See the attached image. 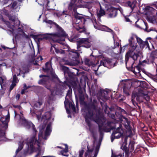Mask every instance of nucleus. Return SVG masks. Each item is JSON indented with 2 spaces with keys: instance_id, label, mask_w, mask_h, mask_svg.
<instances>
[{
  "instance_id": "obj_1",
  "label": "nucleus",
  "mask_w": 157,
  "mask_h": 157,
  "mask_svg": "<svg viewBox=\"0 0 157 157\" xmlns=\"http://www.w3.org/2000/svg\"><path fill=\"white\" fill-rule=\"evenodd\" d=\"M97 100H94L90 108H89L85 116L86 122L90 130L91 126V121H94L99 126L103 125L105 122V119L101 113V109L98 107Z\"/></svg>"
},
{
  "instance_id": "obj_2",
  "label": "nucleus",
  "mask_w": 157,
  "mask_h": 157,
  "mask_svg": "<svg viewBox=\"0 0 157 157\" xmlns=\"http://www.w3.org/2000/svg\"><path fill=\"white\" fill-rule=\"evenodd\" d=\"M133 38V37H130L128 39L129 47V50L126 53L125 57L126 66H127L130 57L132 58L134 61H135L137 59L139 56V55L141 54V53L139 51L137 52V53L135 52L137 47V43L134 41Z\"/></svg>"
},
{
  "instance_id": "obj_3",
  "label": "nucleus",
  "mask_w": 157,
  "mask_h": 157,
  "mask_svg": "<svg viewBox=\"0 0 157 157\" xmlns=\"http://www.w3.org/2000/svg\"><path fill=\"white\" fill-rule=\"evenodd\" d=\"M51 126H52V123H50L48 125L46 129V131L44 133V136H43V129H42L40 131L38 137H39V140H37L36 138L35 139H36L39 142H40L41 144H43V142H42V140H41V139H43L44 140H46L47 139V137H48L50 135V133L52 131L51 130ZM42 128L43 129V128ZM33 136H34L35 137V135H34L29 140L28 142H29L30 141L32 137ZM25 141L27 142L26 141H24L21 142H19V147L18 149L16 150V154L17 155L18 153L23 148V145H24V143H25Z\"/></svg>"
},
{
  "instance_id": "obj_4",
  "label": "nucleus",
  "mask_w": 157,
  "mask_h": 157,
  "mask_svg": "<svg viewBox=\"0 0 157 157\" xmlns=\"http://www.w3.org/2000/svg\"><path fill=\"white\" fill-rule=\"evenodd\" d=\"M108 125L112 129L116 128L114 129L113 132L111 136V141L113 142L115 138L118 139L123 135L124 132L122 129V125L120 122L116 123L114 126L111 127V122L110 121H108L107 122Z\"/></svg>"
},
{
  "instance_id": "obj_5",
  "label": "nucleus",
  "mask_w": 157,
  "mask_h": 157,
  "mask_svg": "<svg viewBox=\"0 0 157 157\" xmlns=\"http://www.w3.org/2000/svg\"><path fill=\"white\" fill-rule=\"evenodd\" d=\"M45 22L47 23L50 24H53L55 25L58 32V33L53 34L52 36V38L54 41L61 43L60 42V36H67V34L64 30L59 25L51 20H47Z\"/></svg>"
},
{
  "instance_id": "obj_6",
  "label": "nucleus",
  "mask_w": 157,
  "mask_h": 157,
  "mask_svg": "<svg viewBox=\"0 0 157 157\" xmlns=\"http://www.w3.org/2000/svg\"><path fill=\"white\" fill-rule=\"evenodd\" d=\"M76 0H71L70 3L68 6L69 9L72 10L74 12H76V9L77 7L87 8L88 2H86L82 0H78L77 2L76 3Z\"/></svg>"
},
{
  "instance_id": "obj_7",
  "label": "nucleus",
  "mask_w": 157,
  "mask_h": 157,
  "mask_svg": "<svg viewBox=\"0 0 157 157\" xmlns=\"http://www.w3.org/2000/svg\"><path fill=\"white\" fill-rule=\"evenodd\" d=\"M142 96L143 93L140 92H133L132 93L131 101L135 106L137 105L139 108H140V107L138 105L137 102L140 103L143 102L142 98L143 97Z\"/></svg>"
},
{
  "instance_id": "obj_8",
  "label": "nucleus",
  "mask_w": 157,
  "mask_h": 157,
  "mask_svg": "<svg viewBox=\"0 0 157 157\" xmlns=\"http://www.w3.org/2000/svg\"><path fill=\"white\" fill-rule=\"evenodd\" d=\"M77 49L78 51H80V48L85 47L86 48H89L90 47L91 45L89 41L88 38H82L77 42Z\"/></svg>"
},
{
  "instance_id": "obj_9",
  "label": "nucleus",
  "mask_w": 157,
  "mask_h": 157,
  "mask_svg": "<svg viewBox=\"0 0 157 157\" xmlns=\"http://www.w3.org/2000/svg\"><path fill=\"white\" fill-rule=\"evenodd\" d=\"M20 121L22 124L27 128L29 129L32 128L33 132L35 133L37 132L35 125L31 122L27 121L24 117H20Z\"/></svg>"
},
{
  "instance_id": "obj_10",
  "label": "nucleus",
  "mask_w": 157,
  "mask_h": 157,
  "mask_svg": "<svg viewBox=\"0 0 157 157\" xmlns=\"http://www.w3.org/2000/svg\"><path fill=\"white\" fill-rule=\"evenodd\" d=\"M106 14L108 18L115 17L117 15V11L116 9L111 8L107 10Z\"/></svg>"
},
{
  "instance_id": "obj_11",
  "label": "nucleus",
  "mask_w": 157,
  "mask_h": 157,
  "mask_svg": "<svg viewBox=\"0 0 157 157\" xmlns=\"http://www.w3.org/2000/svg\"><path fill=\"white\" fill-rule=\"evenodd\" d=\"M157 51H154L152 52L150 54L149 60L150 62L153 63H154L155 64L157 63Z\"/></svg>"
},
{
  "instance_id": "obj_12",
  "label": "nucleus",
  "mask_w": 157,
  "mask_h": 157,
  "mask_svg": "<svg viewBox=\"0 0 157 157\" xmlns=\"http://www.w3.org/2000/svg\"><path fill=\"white\" fill-rule=\"evenodd\" d=\"M8 127L7 123L2 122L0 125V137L4 136L5 135V131Z\"/></svg>"
},
{
  "instance_id": "obj_13",
  "label": "nucleus",
  "mask_w": 157,
  "mask_h": 157,
  "mask_svg": "<svg viewBox=\"0 0 157 157\" xmlns=\"http://www.w3.org/2000/svg\"><path fill=\"white\" fill-rule=\"evenodd\" d=\"M39 77L40 78H42V79L38 81V83L39 84L45 85L48 82L49 80L48 76L45 75H40Z\"/></svg>"
},
{
  "instance_id": "obj_14",
  "label": "nucleus",
  "mask_w": 157,
  "mask_h": 157,
  "mask_svg": "<svg viewBox=\"0 0 157 157\" xmlns=\"http://www.w3.org/2000/svg\"><path fill=\"white\" fill-rule=\"evenodd\" d=\"M109 93V91L107 90H105L102 92L101 98L103 101H105L109 98L108 95Z\"/></svg>"
},
{
  "instance_id": "obj_15",
  "label": "nucleus",
  "mask_w": 157,
  "mask_h": 157,
  "mask_svg": "<svg viewBox=\"0 0 157 157\" xmlns=\"http://www.w3.org/2000/svg\"><path fill=\"white\" fill-rule=\"evenodd\" d=\"M105 14V11L102 9L101 6H100V10H98L97 12V16L98 18L99 19H100L101 17L104 16Z\"/></svg>"
},
{
  "instance_id": "obj_16",
  "label": "nucleus",
  "mask_w": 157,
  "mask_h": 157,
  "mask_svg": "<svg viewBox=\"0 0 157 157\" xmlns=\"http://www.w3.org/2000/svg\"><path fill=\"white\" fill-rule=\"evenodd\" d=\"M131 37H133V39L134 41L135 38H136L137 40V43L139 44L140 46L144 41L140 38L138 37L136 35L133 34Z\"/></svg>"
},
{
  "instance_id": "obj_17",
  "label": "nucleus",
  "mask_w": 157,
  "mask_h": 157,
  "mask_svg": "<svg viewBox=\"0 0 157 157\" xmlns=\"http://www.w3.org/2000/svg\"><path fill=\"white\" fill-rule=\"evenodd\" d=\"M33 37L37 43L40 42L44 39V37H43L40 35H34L33 36Z\"/></svg>"
},
{
  "instance_id": "obj_18",
  "label": "nucleus",
  "mask_w": 157,
  "mask_h": 157,
  "mask_svg": "<svg viewBox=\"0 0 157 157\" xmlns=\"http://www.w3.org/2000/svg\"><path fill=\"white\" fill-rule=\"evenodd\" d=\"M10 19L14 23H16V25H15V23H13L14 24V25H13V26H15L16 25H17L20 24V21L18 20L16 18L14 17H10Z\"/></svg>"
},
{
  "instance_id": "obj_19",
  "label": "nucleus",
  "mask_w": 157,
  "mask_h": 157,
  "mask_svg": "<svg viewBox=\"0 0 157 157\" xmlns=\"http://www.w3.org/2000/svg\"><path fill=\"white\" fill-rule=\"evenodd\" d=\"M52 67L51 65L48 62H47L45 63V68L44 69V71H51Z\"/></svg>"
},
{
  "instance_id": "obj_20",
  "label": "nucleus",
  "mask_w": 157,
  "mask_h": 157,
  "mask_svg": "<svg viewBox=\"0 0 157 157\" xmlns=\"http://www.w3.org/2000/svg\"><path fill=\"white\" fill-rule=\"evenodd\" d=\"M140 48H148L149 49V46L148 44V41L147 40L143 41L142 44L140 45Z\"/></svg>"
},
{
  "instance_id": "obj_21",
  "label": "nucleus",
  "mask_w": 157,
  "mask_h": 157,
  "mask_svg": "<svg viewBox=\"0 0 157 157\" xmlns=\"http://www.w3.org/2000/svg\"><path fill=\"white\" fill-rule=\"evenodd\" d=\"M53 47L55 48L56 52L57 54H65V51L61 49H59L55 48L54 46H52L51 48Z\"/></svg>"
},
{
  "instance_id": "obj_22",
  "label": "nucleus",
  "mask_w": 157,
  "mask_h": 157,
  "mask_svg": "<svg viewBox=\"0 0 157 157\" xmlns=\"http://www.w3.org/2000/svg\"><path fill=\"white\" fill-rule=\"evenodd\" d=\"M122 149L125 151V156L128 157L129 155V148L126 146H124L123 147Z\"/></svg>"
},
{
  "instance_id": "obj_23",
  "label": "nucleus",
  "mask_w": 157,
  "mask_h": 157,
  "mask_svg": "<svg viewBox=\"0 0 157 157\" xmlns=\"http://www.w3.org/2000/svg\"><path fill=\"white\" fill-rule=\"evenodd\" d=\"M146 8L149 12H151L152 14H155V13H156V16H157V13L155 9L153 8L152 7H149V6L147 7Z\"/></svg>"
},
{
  "instance_id": "obj_24",
  "label": "nucleus",
  "mask_w": 157,
  "mask_h": 157,
  "mask_svg": "<svg viewBox=\"0 0 157 157\" xmlns=\"http://www.w3.org/2000/svg\"><path fill=\"white\" fill-rule=\"evenodd\" d=\"M140 68L139 66H136L134 70V73L136 74L137 75H140Z\"/></svg>"
},
{
  "instance_id": "obj_25",
  "label": "nucleus",
  "mask_w": 157,
  "mask_h": 157,
  "mask_svg": "<svg viewBox=\"0 0 157 157\" xmlns=\"http://www.w3.org/2000/svg\"><path fill=\"white\" fill-rule=\"evenodd\" d=\"M134 142L133 141H130L129 144V149H130V151H132L134 150Z\"/></svg>"
},
{
  "instance_id": "obj_26",
  "label": "nucleus",
  "mask_w": 157,
  "mask_h": 157,
  "mask_svg": "<svg viewBox=\"0 0 157 157\" xmlns=\"http://www.w3.org/2000/svg\"><path fill=\"white\" fill-rule=\"evenodd\" d=\"M42 104V102L41 101H38L35 103L34 105V107L35 109H38L40 108V106Z\"/></svg>"
},
{
  "instance_id": "obj_27",
  "label": "nucleus",
  "mask_w": 157,
  "mask_h": 157,
  "mask_svg": "<svg viewBox=\"0 0 157 157\" xmlns=\"http://www.w3.org/2000/svg\"><path fill=\"white\" fill-rule=\"evenodd\" d=\"M42 56H39V57H38L37 58L35 59L34 61H33V63L34 65H38L37 62H38L39 61H41L42 60Z\"/></svg>"
},
{
  "instance_id": "obj_28",
  "label": "nucleus",
  "mask_w": 157,
  "mask_h": 157,
  "mask_svg": "<svg viewBox=\"0 0 157 157\" xmlns=\"http://www.w3.org/2000/svg\"><path fill=\"white\" fill-rule=\"evenodd\" d=\"M148 19L151 22H153L155 21L156 17L155 16H153L148 17Z\"/></svg>"
},
{
  "instance_id": "obj_29",
  "label": "nucleus",
  "mask_w": 157,
  "mask_h": 157,
  "mask_svg": "<svg viewBox=\"0 0 157 157\" xmlns=\"http://www.w3.org/2000/svg\"><path fill=\"white\" fill-rule=\"evenodd\" d=\"M143 97L142 98V100L144 99H145L147 101H149L150 100V97L147 94H143Z\"/></svg>"
},
{
  "instance_id": "obj_30",
  "label": "nucleus",
  "mask_w": 157,
  "mask_h": 157,
  "mask_svg": "<svg viewBox=\"0 0 157 157\" xmlns=\"http://www.w3.org/2000/svg\"><path fill=\"white\" fill-rule=\"evenodd\" d=\"M16 70H17V69L16 68H14V72L16 73L17 74V76L19 75H20V73L24 74L26 72V71H22L20 69L19 70H18L19 72L18 73V72L17 73V72H16Z\"/></svg>"
},
{
  "instance_id": "obj_31",
  "label": "nucleus",
  "mask_w": 157,
  "mask_h": 157,
  "mask_svg": "<svg viewBox=\"0 0 157 157\" xmlns=\"http://www.w3.org/2000/svg\"><path fill=\"white\" fill-rule=\"evenodd\" d=\"M69 106L70 109H72L73 111L75 112V105L72 103H69Z\"/></svg>"
},
{
  "instance_id": "obj_32",
  "label": "nucleus",
  "mask_w": 157,
  "mask_h": 157,
  "mask_svg": "<svg viewBox=\"0 0 157 157\" xmlns=\"http://www.w3.org/2000/svg\"><path fill=\"white\" fill-rule=\"evenodd\" d=\"M120 156V157H124L123 155H122L121 154H119L118 155H116L115 153L113 152V150H112V156L111 157H117Z\"/></svg>"
},
{
  "instance_id": "obj_33",
  "label": "nucleus",
  "mask_w": 157,
  "mask_h": 157,
  "mask_svg": "<svg viewBox=\"0 0 157 157\" xmlns=\"http://www.w3.org/2000/svg\"><path fill=\"white\" fill-rule=\"evenodd\" d=\"M6 78H5L0 77V84L1 86L2 84L5 81Z\"/></svg>"
},
{
  "instance_id": "obj_34",
  "label": "nucleus",
  "mask_w": 157,
  "mask_h": 157,
  "mask_svg": "<svg viewBox=\"0 0 157 157\" xmlns=\"http://www.w3.org/2000/svg\"><path fill=\"white\" fill-rule=\"evenodd\" d=\"M18 81V80L17 78L16 75L15 74L14 75L13 77V81L12 82H14L15 83H17Z\"/></svg>"
},
{
  "instance_id": "obj_35",
  "label": "nucleus",
  "mask_w": 157,
  "mask_h": 157,
  "mask_svg": "<svg viewBox=\"0 0 157 157\" xmlns=\"http://www.w3.org/2000/svg\"><path fill=\"white\" fill-rule=\"evenodd\" d=\"M63 69L65 73H68L69 72V70L68 67L65 66H63Z\"/></svg>"
},
{
  "instance_id": "obj_36",
  "label": "nucleus",
  "mask_w": 157,
  "mask_h": 157,
  "mask_svg": "<svg viewBox=\"0 0 157 157\" xmlns=\"http://www.w3.org/2000/svg\"><path fill=\"white\" fill-rule=\"evenodd\" d=\"M85 63L86 64L89 66L91 64L90 60L89 59L87 58H86L85 59Z\"/></svg>"
},
{
  "instance_id": "obj_37",
  "label": "nucleus",
  "mask_w": 157,
  "mask_h": 157,
  "mask_svg": "<svg viewBox=\"0 0 157 157\" xmlns=\"http://www.w3.org/2000/svg\"><path fill=\"white\" fill-rule=\"evenodd\" d=\"M47 115H50V113H46V115L45 116H43L42 118V121L43 119H46V120L50 118V117H46Z\"/></svg>"
},
{
  "instance_id": "obj_38",
  "label": "nucleus",
  "mask_w": 157,
  "mask_h": 157,
  "mask_svg": "<svg viewBox=\"0 0 157 157\" xmlns=\"http://www.w3.org/2000/svg\"><path fill=\"white\" fill-rule=\"evenodd\" d=\"M123 118L124 119V121L126 122L128 125H129L130 124V122L128 121V118L125 117H123Z\"/></svg>"
},
{
  "instance_id": "obj_39",
  "label": "nucleus",
  "mask_w": 157,
  "mask_h": 157,
  "mask_svg": "<svg viewBox=\"0 0 157 157\" xmlns=\"http://www.w3.org/2000/svg\"><path fill=\"white\" fill-rule=\"evenodd\" d=\"M51 91V94L50 96L49 97V98L50 100H54V95L53 94V93H54V92L52 91Z\"/></svg>"
},
{
  "instance_id": "obj_40",
  "label": "nucleus",
  "mask_w": 157,
  "mask_h": 157,
  "mask_svg": "<svg viewBox=\"0 0 157 157\" xmlns=\"http://www.w3.org/2000/svg\"><path fill=\"white\" fill-rule=\"evenodd\" d=\"M17 4V2L16 1H14L12 3L11 5V7L13 8H14L16 6Z\"/></svg>"
},
{
  "instance_id": "obj_41",
  "label": "nucleus",
  "mask_w": 157,
  "mask_h": 157,
  "mask_svg": "<svg viewBox=\"0 0 157 157\" xmlns=\"http://www.w3.org/2000/svg\"><path fill=\"white\" fill-rule=\"evenodd\" d=\"M123 91L126 94V95H130V94L128 91L126 90L125 86L124 87L123 89Z\"/></svg>"
},
{
  "instance_id": "obj_42",
  "label": "nucleus",
  "mask_w": 157,
  "mask_h": 157,
  "mask_svg": "<svg viewBox=\"0 0 157 157\" xmlns=\"http://www.w3.org/2000/svg\"><path fill=\"white\" fill-rule=\"evenodd\" d=\"M72 52L75 54L76 55V57H79V54L76 51V50H73L72 51Z\"/></svg>"
},
{
  "instance_id": "obj_43",
  "label": "nucleus",
  "mask_w": 157,
  "mask_h": 157,
  "mask_svg": "<svg viewBox=\"0 0 157 157\" xmlns=\"http://www.w3.org/2000/svg\"><path fill=\"white\" fill-rule=\"evenodd\" d=\"M16 85V84L14 82H12L11 85L10 86V91H11L13 89L14 87Z\"/></svg>"
},
{
  "instance_id": "obj_44",
  "label": "nucleus",
  "mask_w": 157,
  "mask_h": 157,
  "mask_svg": "<svg viewBox=\"0 0 157 157\" xmlns=\"http://www.w3.org/2000/svg\"><path fill=\"white\" fill-rule=\"evenodd\" d=\"M111 59H104V61L105 63H108L110 64L111 63Z\"/></svg>"
},
{
  "instance_id": "obj_45",
  "label": "nucleus",
  "mask_w": 157,
  "mask_h": 157,
  "mask_svg": "<svg viewBox=\"0 0 157 157\" xmlns=\"http://www.w3.org/2000/svg\"><path fill=\"white\" fill-rule=\"evenodd\" d=\"M127 138L125 137L124 139V142L123 143V145L124 146H126L127 145Z\"/></svg>"
},
{
  "instance_id": "obj_46",
  "label": "nucleus",
  "mask_w": 157,
  "mask_h": 157,
  "mask_svg": "<svg viewBox=\"0 0 157 157\" xmlns=\"http://www.w3.org/2000/svg\"><path fill=\"white\" fill-rule=\"evenodd\" d=\"M13 106L14 108H17L19 110H20L21 108V106L19 105H13Z\"/></svg>"
},
{
  "instance_id": "obj_47",
  "label": "nucleus",
  "mask_w": 157,
  "mask_h": 157,
  "mask_svg": "<svg viewBox=\"0 0 157 157\" xmlns=\"http://www.w3.org/2000/svg\"><path fill=\"white\" fill-rule=\"evenodd\" d=\"M100 65H103L105 67H106L105 63L104 61V59L100 62Z\"/></svg>"
},
{
  "instance_id": "obj_48",
  "label": "nucleus",
  "mask_w": 157,
  "mask_h": 157,
  "mask_svg": "<svg viewBox=\"0 0 157 157\" xmlns=\"http://www.w3.org/2000/svg\"><path fill=\"white\" fill-rule=\"evenodd\" d=\"M65 146V147L64 149V152H66L68 151V147L67 144H64Z\"/></svg>"
},
{
  "instance_id": "obj_49",
  "label": "nucleus",
  "mask_w": 157,
  "mask_h": 157,
  "mask_svg": "<svg viewBox=\"0 0 157 157\" xmlns=\"http://www.w3.org/2000/svg\"><path fill=\"white\" fill-rule=\"evenodd\" d=\"M83 150H81L79 151V157H82V155L83 154Z\"/></svg>"
},
{
  "instance_id": "obj_50",
  "label": "nucleus",
  "mask_w": 157,
  "mask_h": 157,
  "mask_svg": "<svg viewBox=\"0 0 157 157\" xmlns=\"http://www.w3.org/2000/svg\"><path fill=\"white\" fill-rule=\"evenodd\" d=\"M77 30L79 31L80 33L84 31V29L82 28H79L78 29H77Z\"/></svg>"
},
{
  "instance_id": "obj_51",
  "label": "nucleus",
  "mask_w": 157,
  "mask_h": 157,
  "mask_svg": "<svg viewBox=\"0 0 157 157\" xmlns=\"http://www.w3.org/2000/svg\"><path fill=\"white\" fill-rule=\"evenodd\" d=\"M144 24L145 25V26H146V28L145 29V30L146 31H147V32H149V31H148L147 30V29H148V27L147 26V24L146 23H144Z\"/></svg>"
},
{
  "instance_id": "obj_52",
  "label": "nucleus",
  "mask_w": 157,
  "mask_h": 157,
  "mask_svg": "<svg viewBox=\"0 0 157 157\" xmlns=\"http://www.w3.org/2000/svg\"><path fill=\"white\" fill-rule=\"evenodd\" d=\"M125 21L126 22H130L131 21L130 19L128 17H125Z\"/></svg>"
},
{
  "instance_id": "obj_53",
  "label": "nucleus",
  "mask_w": 157,
  "mask_h": 157,
  "mask_svg": "<svg viewBox=\"0 0 157 157\" xmlns=\"http://www.w3.org/2000/svg\"><path fill=\"white\" fill-rule=\"evenodd\" d=\"M67 12L65 11H63L62 14H61V15H67Z\"/></svg>"
},
{
  "instance_id": "obj_54",
  "label": "nucleus",
  "mask_w": 157,
  "mask_h": 157,
  "mask_svg": "<svg viewBox=\"0 0 157 157\" xmlns=\"http://www.w3.org/2000/svg\"><path fill=\"white\" fill-rule=\"evenodd\" d=\"M26 90L24 89L22 90L21 91V94H25V92Z\"/></svg>"
},
{
  "instance_id": "obj_55",
  "label": "nucleus",
  "mask_w": 157,
  "mask_h": 157,
  "mask_svg": "<svg viewBox=\"0 0 157 157\" xmlns=\"http://www.w3.org/2000/svg\"><path fill=\"white\" fill-rule=\"evenodd\" d=\"M20 95L19 94H18L16 95V98L18 100L20 98Z\"/></svg>"
},
{
  "instance_id": "obj_56",
  "label": "nucleus",
  "mask_w": 157,
  "mask_h": 157,
  "mask_svg": "<svg viewBox=\"0 0 157 157\" xmlns=\"http://www.w3.org/2000/svg\"><path fill=\"white\" fill-rule=\"evenodd\" d=\"M75 17H76V19H78V20L79 21L78 22V23H79L80 21H81V19H80L81 17H78V16H76Z\"/></svg>"
},
{
  "instance_id": "obj_57",
  "label": "nucleus",
  "mask_w": 157,
  "mask_h": 157,
  "mask_svg": "<svg viewBox=\"0 0 157 157\" xmlns=\"http://www.w3.org/2000/svg\"><path fill=\"white\" fill-rule=\"evenodd\" d=\"M115 44V43H114V44ZM119 43H118L117 42L116 43V46L114 47V48H116L117 46L118 47L119 46Z\"/></svg>"
},
{
  "instance_id": "obj_58",
  "label": "nucleus",
  "mask_w": 157,
  "mask_h": 157,
  "mask_svg": "<svg viewBox=\"0 0 157 157\" xmlns=\"http://www.w3.org/2000/svg\"><path fill=\"white\" fill-rule=\"evenodd\" d=\"M24 89H25L26 90L28 89L27 87L26 84H24Z\"/></svg>"
},
{
  "instance_id": "obj_59",
  "label": "nucleus",
  "mask_w": 157,
  "mask_h": 157,
  "mask_svg": "<svg viewBox=\"0 0 157 157\" xmlns=\"http://www.w3.org/2000/svg\"><path fill=\"white\" fill-rule=\"evenodd\" d=\"M121 111L122 113H125V111L123 109H121Z\"/></svg>"
},
{
  "instance_id": "obj_60",
  "label": "nucleus",
  "mask_w": 157,
  "mask_h": 157,
  "mask_svg": "<svg viewBox=\"0 0 157 157\" xmlns=\"http://www.w3.org/2000/svg\"><path fill=\"white\" fill-rule=\"evenodd\" d=\"M6 65V64L5 63H3L2 64H0V67L1 66H5Z\"/></svg>"
},
{
  "instance_id": "obj_61",
  "label": "nucleus",
  "mask_w": 157,
  "mask_h": 157,
  "mask_svg": "<svg viewBox=\"0 0 157 157\" xmlns=\"http://www.w3.org/2000/svg\"><path fill=\"white\" fill-rule=\"evenodd\" d=\"M36 117L38 120H39L40 119V115H37Z\"/></svg>"
},
{
  "instance_id": "obj_62",
  "label": "nucleus",
  "mask_w": 157,
  "mask_h": 157,
  "mask_svg": "<svg viewBox=\"0 0 157 157\" xmlns=\"http://www.w3.org/2000/svg\"><path fill=\"white\" fill-rule=\"evenodd\" d=\"M94 84L96 85L97 84V79H95L94 80Z\"/></svg>"
},
{
  "instance_id": "obj_63",
  "label": "nucleus",
  "mask_w": 157,
  "mask_h": 157,
  "mask_svg": "<svg viewBox=\"0 0 157 157\" xmlns=\"http://www.w3.org/2000/svg\"><path fill=\"white\" fill-rule=\"evenodd\" d=\"M71 91L70 90H68V93H67V95L68 94H70L71 93Z\"/></svg>"
},
{
  "instance_id": "obj_64",
  "label": "nucleus",
  "mask_w": 157,
  "mask_h": 157,
  "mask_svg": "<svg viewBox=\"0 0 157 157\" xmlns=\"http://www.w3.org/2000/svg\"><path fill=\"white\" fill-rule=\"evenodd\" d=\"M97 153H98L97 152H95V153L94 156L93 157H96L97 155Z\"/></svg>"
}]
</instances>
